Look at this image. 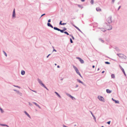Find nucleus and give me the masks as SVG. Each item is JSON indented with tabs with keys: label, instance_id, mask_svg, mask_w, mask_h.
Wrapping results in <instances>:
<instances>
[{
	"label": "nucleus",
	"instance_id": "40",
	"mask_svg": "<svg viewBox=\"0 0 127 127\" xmlns=\"http://www.w3.org/2000/svg\"><path fill=\"white\" fill-rule=\"evenodd\" d=\"M81 1L83 2L85 0H81Z\"/></svg>",
	"mask_w": 127,
	"mask_h": 127
},
{
	"label": "nucleus",
	"instance_id": "15",
	"mask_svg": "<svg viewBox=\"0 0 127 127\" xmlns=\"http://www.w3.org/2000/svg\"><path fill=\"white\" fill-rule=\"evenodd\" d=\"M96 9L97 11H101V9L99 7L97 8Z\"/></svg>",
	"mask_w": 127,
	"mask_h": 127
},
{
	"label": "nucleus",
	"instance_id": "53",
	"mask_svg": "<svg viewBox=\"0 0 127 127\" xmlns=\"http://www.w3.org/2000/svg\"><path fill=\"white\" fill-rule=\"evenodd\" d=\"M64 127H66V126H64Z\"/></svg>",
	"mask_w": 127,
	"mask_h": 127
},
{
	"label": "nucleus",
	"instance_id": "50",
	"mask_svg": "<svg viewBox=\"0 0 127 127\" xmlns=\"http://www.w3.org/2000/svg\"><path fill=\"white\" fill-rule=\"evenodd\" d=\"M92 116H93V117H94V115H93V114H92Z\"/></svg>",
	"mask_w": 127,
	"mask_h": 127
},
{
	"label": "nucleus",
	"instance_id": "17",
	"mask_svg": "<svg viewBox=\"0 0 127 127\" xmlns=\"http://www.w3.org/2000/svg\"><path fill=\"white\" fill-rule=\"evenodd\" d=\"M106 92L107 93H111V91L108 89L106 90Z\"/></svg>",
	"mask_w": 127,
	"mask_h": 127
},
{
	"label": "nucleus",
	"instance_id": "14",
	"mask_svg": "<svg viewBox=\"0 0 127 127\" xmlns=\"http://www.w3.org/2000/svg\"><path fill=\"white\" fill-rule=\"evenodd\" d=\"M73 26L74 27L77 29L80 32H81L80 30L77 27L74 25H73Z\"/></svg>",
	"mask_w": 127,
	"mask_h": 127
},
{
	"label": "nucleus",
	"instance_id": "36",
	"mask_svg": "<svg viewBox=\"0 0 127 127\" xmlns=\"http://www.w3.org/2000/svg\"><path fill=\"white\" fill-rule=\"evenodd\" d=\"M48 22H51V20L50 19H49V20H48Z\"/></svg>",
	"mask_w": 127,
	"mask_h": 127
},
{
	"label": "nucleus",
	"instance_id": "26",
	"mask_svg": "<svg viewBox=\"0 0 127 127\" xmlns=\"http://www.w3.org/2000/svg\"><path fill=\"white\" fill-rule=\"evenodd\" d=\"M3 52L4 54L5 55V56L6 57H7V55L6 54V53L4 51H3Z\"/></svg>",
	"mask_w": 127,
	"mask_h": 127
},
{
	"label": "nucleus",
	"instance_id": "32",
	"mask_svg": "<svg viewBox=\"0 0 127 127\" xmlns=\"http://www.w3.org/2000/svg\"><path fill=\"white\" fill-rule=\"evenodd\" d=\"M31 91H33V92H35V93H37V92H36V91L32 90H31Z\"/></svg>",
	"mask_w": 127,
	"mask_h": 127
},
{
	"label": "nucleus",
	"instance_id": "19",
	"mask_svg": "<svg viewBox=\"0 0 127 127\" xmlns=\"http://www.w3.org/2000/svg\"><path fill=\"white\" fill-rule=\"evenodd\" d=\"M25 113L26 114V115L29 117H30V116L25 111Z\"/></svg>",
	"mask_w": 127,
	"mask_h": 127
},
{
	"label": "nucleus",
	"instance_id": "29",
	"mask_svg": "<svg viewBox=\"0 0 127 127\" xmlns=\"http://www.w3.org/2000/svg\"><path fill=\"white\" fill-rule=\"evenodd\" d=\"M0 109L1 111V112H2V113L3 112V110L1 108H0Z\"/></svg>",
	"mask_w": 127,
	"mask_h": 127
},
{
	"label": "nucleus",
	"instance_id": "39",
	"mask_svg": "<svg viewBox=\"0 0 127 127\" xmlns=\"http://www.w3.org/2000/svg\"><path fill=\"white\" fill-rule=\"evenodd\" d=\"M45 15V14H42V15L41 16H43V15Z\"/></svg>",
	"mask_w": 127,
	"mask_h": 127
},
{
	"label": "nucleus",
	"instance_id": "33",
	"mask_svg": "<svg viewBox=\"0 0 127 127\" xmlns=\"http://www.w3.org/2000/svg\"><path fill=\"white\" fill-rule=\"evenodd\" d=\"M110 121H109L107 122V123L108 124H110Z\"/></svg>",
	"mask_w": 127,
	"mask_h": 127
},
{
	"label": "nucleus",
	"instance_id": "49",
	"mask_svg": "<svg viewBox=\"0 0 127 127\" xmlns=\"http://www.w3.org/2000/svg\"><path fill=\"white\" fill-rule=\"evenodd\" d=\"M17 87H18L19 88H20V87H19V86H17Z\"/></svg>",
	"mask_w": 127,
	"mask_h": 127
},
{
	"label": "nucleus",
	"instance_id": "51",
	"mask_svg": "<svg viewBox=\"0 0 127 127\" xmlns=\"http://www.w3.org/2000/svg\"><path fill=\"white\" fill-rule=\"evenodd\" d=\"M72 38L73 39H74V37L73 36H72Z\"/></svg>",
	"mask_w": 127,
	"mask_h": 127
},
{
	"label": "nucleus",
	"instance_id": "41",
	"mask_svg": "<svg viewBox=\"0 0 127 127\" xmlns=\"http://www.w3.org/2000/svg\"><path fill=\"white\" fill-rule=\"evenodd\" d=\"M92 67L93 68H94L95 67V66L94 65H93Z\"/></svg>",
	"mask_w": 127,
	"mask_h": 127
},
{
	"label": "nucleus",
	"instance_id": "9",
	"mask_svg": "<svg viewBox=\"0 0 127 127\" xmlns=\"http://www.w3.org/2000/svg\"><path fill=\"white\" fill-rule=\"evenodd\" d=\"M78 58V59H79L81 63L82 64H83L84 63V61L83 60L81 59V58Z\"/></svg>",
	"mask_w": 127,
	"mask_h": 127
},
{
	"label": "nucleus",
	"instance_id": "22",
	"mask_svg": "<svg viewBox=\"0 0 127 127\" xmlns=\"http://www.w3.org/2000/svg\"><path fill=\"white\" fill-rule=\"evenodd\" d=\"M55 93L57 94V95L60 97H61L60 95L58 94V93L56 92H55Z\"/></svg>",
	"mask_w": 127,
	"mask_h": 127
},
{
	"label": "nucleus",
	"instance_id": "31",
	"mask_svg": "<svg viewBox=\"0 0 127 127\" xmlns=\"http://www.w3.org/2000/svg\"><path fill=\"white\" fill-rule=\"evenodd\" d=\"M1 125H2V126H8L7 125H2V124H1Z\"/></svg>",
	"mask_w": 127,
	"mask_h": 127
},
{
	"label": "nucleus",
	"instance_id": "6",
	"mask_svg": "<svg viewBox=\"0 0 127 127\" xmlns=\"http://www.w3.org/2000/svg\"><path fill=\"white\" fill-rule=\"evenodd\" d=\"M98 98L101 101H104V98L101 96H98Z\"/></svg>",
	"mask_w": 127,
	"mask_h": 127
},
{
	"label": "nucleus",
	"instance_id": "30",
	"mask_svg": "<svg viewBox=\"0 0 127 127\" xmlns=\"http://www.w3.org/2000/svg\"><path fill=\"white\" fill-rule=\"evenodd\" d=\"M70 41L71 43H73L72 41L71 38L70 39Z\"/></svg>",
	"mask_w": 127,
	"mask_h": 127
},
{
	"label": "nucleus",
	"instance_id": "54",
	"mask_svg": "<svg viewBox=\"0 0 127 127\" xmlns=\"http://www.w3.org/2000/svg\"><path fill=\"white\" fill-rule=\"evenodd\" d=\"M15 87H17V86H14Z\"/></svg>",
	"mask_w": 127,
	"mask_h": 127
},
{
	"label": "nucleus",
	"instance_id": "47",
	"mask_svg": "<svg viewBox=\"0 0 127 127\" xmlns=\"http://www.w3.org/2000/svg\"><path fill=\"white\" fill-rule=\"evenodd\" d=\"M53 51H56V50L55 49H54Z\"/></svg>",
	"mask_w": 127,
	"mask_h": 127
},
{
	"label": "nucleus",
	"instance_id": "7",
	"mask_svg": "<svg viewBox=\"0 0 127 127\" xmlns=\"http://www.w3.org/2000/svg\"><path fill=\"white\" fill-rule=\"evenodd\" d=\"M107 21L109 23H110L112 22L111 19L110 17L108 18L107 19Z\"/></svg>",
	"mask_w": 127,
	"mask_h": 127
},
{
	"label": "nucleus",
	"instance_id": "48",
	"mask_svg": "<svg viewBox=\"0 0 127 127\" xmlns=\"http://www.w3.org/2000/svg\"><path fill=\"white\" fill-rule=\"evenodd\" d=\"M95 119V117L94 116V117H93Z\"/></svg>",
	"mask_w": 127,
	"mask_h": 127
},
{
	"label": "nucleus",
	"instance_id": "12",
	"mask_svg": "<svg viewBox=\"0 0 127 127\" xmlns=\"http://www.w3.org/2000/svg\"><path fill=\"white\" fill-rule=\"evenodd\" d=\"M68 96L69 97H70V98H71L73 100H74V99H75V98L74 97L71 96V95H68Z\"/></svg>",
	"mask_w": 127,
	"mask_h": 127
},
{
	"label": "nucleus",
	"instance_id": "3",
	"mask_svg": "<svg viewBox=\"0 0 127 127\" xmlns=\"http://www.w3.org/2000/svg\"><path fill=\"white\" fill-rule=\"evenodd\" d=\"M112 27L111 26L108 25L106 27L105 26V29L106 30H110L112 29Z\"/></svg>",
	"mask_w": 127,
	"mask_h": 127
},
{
	"label": "nucleus",
	"instance_id": "11",
	"mask_svg": "<svg viewBox=\"0 0 127 127\" xmlns=\"http://www.w3.org/2000/svg\"><path fill=\"white\" fill-rule=\"evenodd\" d=\"M112 99L113 101H115V103H119V101H116V100L114 99L113 98H112Z\"/></svg>",
	"mask_w": 127,
	"mask_h": 127
},
{
	"label": "nucleus",
	"instance_id": "38",
	"mask_svg": "<svg viewBox=\"0 0 127 127\" xmlns=\"http://www.w3.org/2000/svg\"><path fill=\"white\" fill-rule=\"evenodd\" d=\"M66 24L65 23H63L62 24V25H65V24Z\"/></svg>",
	"mask_w": 127,
	"mask_h": 127
},
{
	"label": "nucleus",
	"instance_id": "55",
	"mask_svg": "<svg viewBox=\"0 0 127 127\" xmlns=\"http://www.w3.org/2000/svg\"><path fill=\"white\" fill-rule=\"evenodd\" d=\"M29 105H31V104H30V103H29Z\"/></svg>",
	"mask_w": 127,
	"mask_h": 127
},
{
	"label": "nucleus",
	"instance_id": "35",
	"mask_svg": "<svg viewBox=\"0 0 127 127\" xmlns=\"http://www.w3.org/2000/svg\"><path fill=\"white\" fill-rule=\"evenodd\" d=\"M62 21H61L60 23V25H62Z\"/></svg>",
	"mask_w": 127,
	"mask_h": 127
},
{
	"label": "nucleus",
	"instance_id": "5",
	"mask_svg": "<svg viewBox=\"0 0 127 127\" xmlns=\"http://www.w3.org/2000/svg\"><path fill=\"white\" fill-rule=\"evenodd\" d=\"M54 29L55 30H57L59 31H60L61 32L63 33L64 32V30H61L58 28L57 27H54Z\"/></svg>",
	"mask_w": 127,
	"mask_h": 127
},
{
	"label": "nucleus",
	"instance_id": "4",
	"mask_svg": "<svg viewBox=\"0 0 127 127\" xmlns=\"http://www.w3.org/2000/svg\"><path fill=\"white\" fill-rule=\"evenodd\" d=\"M38 81L39 83H40L41 85L43 87H44L47 90H48V89L44 86V85L42 83V81L41 80H38Z\"/></svg>",
	"mask_w": 127,
	"mask_h": 127
},
{
	"label": "nucleus",
	"instance_id": "10",
	"mask_svg": "<svg viewBox=\"0 0 127 127\" xmlns=\"http://www.w3.org/2000/svg\"><path fill=\"white\" fill-rule=\"evenodd\" d=\"M15 9H14L12 15L13 17H15Z\"/></svg>",
	"mask_w": 127,
	"mask_h": 127
},
{
	"label": "nucleus",
	"instance_id": "43",
	"mask_svg": "<svg viewBox=\"0 0 127 127\" xmlns=\"http://www.w3.org/2000/svg\"><path fill=\"white\" fill-rule=\"evenodd\" d=\"M104 71H103L102 72V73H104Z\"/></svg>",
	"mask_w": 127,
	"mask_h": 127
},
{
	"label": "nucleus",
	"instance_id": "2",
	"mask_svg": "<svg viewBox=\"0 0 127 127\" xmlns=\"http://www.w3.org/2000/svg\"><path fill=\"white\" fill-rule=\"evenodd\" d=\"M73 67L74 68V69L75 70V71H76L77 73L78 74L80 77H82V76L81 75V74H80V72H79V71L78 70V69H77V68L75 67V66L74 65H73Z\"/></svg>",
	"mask_w": 127,
	"mask_h": 127
},
{
	"label": "nucleus",
	"instance_id": "34",
	"mask_svg": "<svg viewBox=\"0 0 127 127\" xmlns=\"http://www.w3.org/2000/svg\"><path fill=\"white\" fill-rule=\"evenodd\" d=\"M66 30V29L65 28H64L63 29V30H64V31Z\"/></svg>",
	"mask_w": 127,
	"mask_h": 127
},
{
	"label": "nucleus",
	"instance_id": "27",
	"mask_svg": "<svg viewBox=\"0 0 127 127\" xmlns=\"http://www.w3.org/2000/svg\"><path fill=\"white\" fill-rule=\"evenodd\" d=\"M91 2L92 4H93L94 3V0H91Z\"/></svg>",
	"mask_w": 127,
	"mask_h": 127
},
{
	"label": "nucleus",
	"instance_id": "37",
	"mask_svg": "<svg viewBox=\"0 0 127 127\" xmlns=\"http://www.w3.org/2000/svg\"><path fill=\"white\" fill-rule=\"evenodd\" d=\"M50 55V54H49V55H48L47 56V58H48V57L49 56V55Z\"/></svg>",
	"mask_w": 127,
	"mask_h": 127
},
{
	"label": "nucleus",
	"instance_id": "18",
	"mask_svg": "<svg viewBox=\"0 0 127 127\" xmlns=\"http://www.w3.org/2000/svg\"><path fill=\"white\" fill-rule=\"evenodd\" d=\"M25 73V71L24 70H22L21 71V74L22 75H24Z\"/></svg>",
	"mask_w": 127,
	"mask_h": 127
},
{
	"label": "nucleus",
	"instance_id": "52",
	"mask_svg": "<svg viewBox=\"0 0 127 127\" xmlns=\"http://www.w3.org/2000/svg\"><path fill=\"white\" fill-rule=\"evenodd\" d=\"M55 64V65H57V64Z\"/></svg>",
	"mask_w": 127,
	"mask_h": 127
},
{
	"label": "nucleus",
	"instance_id": "1",
	"mask_svg": "<svg viewBox=\"0 0 127 127\" xmlns=\"http://www.w3.org/2000/svg\"><path fill=\"white\" fill-rule=\"evenodd\" d=\"M117 55L120 57L122 59L124 58V59H126V56L123 54H117Z\"/></svg>",
	"mask_w": 127,
	"mask_h": 127
},
{
	"label": "nucleus",
	"instance_id": "46",
	"mask_svg": "<svg viewBox=\"0 0 127 127\" xmlns=\"http://www.w3.org/2000/svg\"><path fill=\"white\" fill-rule=\"evenodd\" d=\"M114 0H112V1H113V2H114Z\"/></svg>",
	"mask_w": 127,
	"mask_h": 127
},
{
	"label": "nucleus",
	"instance_id": "28",
	"mask_svg": "<svg viewBox=\"0 0 127 127\" xmlns=\"http://www.w3.org/2000/svg\"><path fill=\"white\" fill-rule=\"evenodd\" d=\"M105 64H110V63L107 62H105Z\"/></svg>",
	"mask_w": 127,
	"mask_h": 127
},
{
	"label": "nucleus",
	"instance_id": "56",
	"mask_svg": "<svg viewBox=\"0 0 127 127\" xmlns=\"http://www.w3.org/2000/svg\"><path fill=\"white\" fill-rule=\"evenodd\" d=\"M99 70V68H98V70Z\"/></svg>",
	"mask_w": 127,
	"mask_h": 127
},
{
	"label": "nucleus",
	"instance_id": "21",
	"mask_svg": "<svg viewBox=\"0 0 127 127\" xmlns=\"http://www.w3.org/2000/svg\"><path fill=\"white\" fill-rule=\"evenodd\" d=\"M101 30L103 32H105L106 31V30L103 28H101Z\"/></svg>",
	"mask_w": 127,
	"mask_h": 127
},
{
	"label": "nucleus",
	"instance_id": "20",
	"mask_svg": "<svg viewBox=\"0 0 127 127\" xmlns=\"http://www.w3.org/2000/svg\"><path fill=\"white\" fill-rule=\"evenodd\" d=\"M111 77L112 78H114L115 77V75L114 74H112L111 75Z\"/></svg>",
	"mask_w": 127,
	"mask_h": 127
},
{
	"label": "nucleus",
	"instance_id": "24",
	"mask_svg": "<svg viewBox=\"0 0 127 127\" xmlns=\"http://www.w3.org/2000/svg\"><path fill=\"white\" fill-rule=\"evenodd\" d=\"M78 6L79 7L81 8H83L82 6L81 5H78Z\"/></svg>",
	"mask_w": 127,
	"mask_h": 127
},
{
	"label": "nucleus",
	"instance_id": "25",
	"mask_svg": "<svg viewBox=\"0 0 127 127\" xmlns=\"http://www.w3.org/2000/svg\"><path fill=\"white\" fill-rule=\"evenodd\" d=\"M64 33H65L67 34V35H69V33L66 32H64Z\"/></svg>",
	"mask_w": 127,
	"mask_h": 127
},
{
	"label": "nucleus",
	"instance_id": "8",
	"mask_svg": "<svg viewBox=\"0 0 127 127\" xmlns=\"http://www.w3.org/2000/svg\"><path fill=\"white\" fill-rule=\"evenodd\" d=\"M119 66H120V68H121V69L122 70V71L123 72V73H124V74L125 75H126V73H125V72L124 69H123V68L122 67V66L120 65H119Z\"/></svg>",
	"mask_w": 127,
	"mask_h": 127
},
{
	"label": "nucleus",
	"instance_id": "23",
	"mask_svg": "<svg viewBox=\"0 0 127 127\" xmlns=\"http://www.w3.org/2000/svg\"><path fill=\"white\" fill-rule=\"evenodd\" d=\"M78 82H79V83H82V84H83V83L80 80H78Z\"/></svg>",
	"mask_w": 127,
	"mask_h": 127
},
{
	"label": "nucleus",
	"instance_id": "13",
	"mask_svg": "<svg viewBox=\"0 0 127 127\" xmlns=\"http://www.w3.org/2000/svg\"><path fill=\"white\" fill-rule=\"evenodd\" d=\"M33 103L36 106H38L39 108H41V107L40 106L38 105L35 102H33Z\"/></svg>",
	"mask_w": 127,
	"mask_h": 127
},
{
	"label": "nucleus",
	"instance_id": "57",
	"mask_svg": "<svg viewBox=\"0 0 127 127\" xmlns=\"http://www.w3.org/2000/svg\"><path fill=\"white\" fill-rule=\"evenodd\" d=\"M102 127H103V126H102Z\"/></svg>",
	"mask_w": 127,
	"mask_h": 127
},
{
	"label": "nucleus",
	"instance_id": "45",
	"mask_svg": "<svg viewBox=\"0 0 127 127\" xmlns=\"http://www.w3.org/2000/svg\"><path fill=\"white\" fill-rule=\"evenodd\" d=\"M120 7H121V6H120L119 7V8L118 9V10H119L120 8Z\"/></svg>",
	"mask_w": 127,
	"mask_h": 127
},
{
	"label": "nucleus",
	"instance_id": "42",
	"mask_svg": "<svg viewBox=\"0 0 127 127\" xmlns=\"http://www.w3.org/2000/svg\"><path fill=\"white\" fill-rule=\"evenodd\" d=\"M57 67L58 68H59L60 66L59 65H58V66H57Z\"/></svg>",
	"mask_w": 127,
	"mask_h": 127
},
{
	"label": "nucleus",
	"instance_id": "16",
	"mask_svg": "<svg viewBox=\"0 0 127 127\" xmlns=\"http://www.w3.org/2000/svg\"><path fill=\"white\" fill-rule=\"evenodd\" d=\"M47 25L48 26L52 28H53V26L49 23H48Z\"/></svg>",
	"mask_w": 127,
	"mask_h": 127
},
{
	"label": "nucleus",
	"instance_id": "44",
	"mask_svg": "<svg viewBox=\"0 0 127 127\" xmlns=\"http://www.w3.org/2000/svg\"><path fill=\"white\" fill-rule=\"evenodd\" d=\"M90 112H91V114H92H92H93V113H92V112L90 111Z\"/></svg>",
	"mask_w": 127,
	"mask_h": 127
}]
</instances>
